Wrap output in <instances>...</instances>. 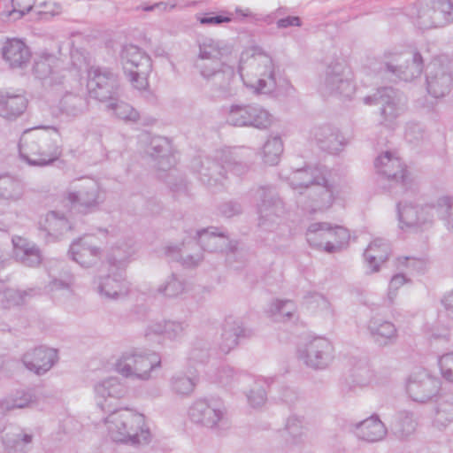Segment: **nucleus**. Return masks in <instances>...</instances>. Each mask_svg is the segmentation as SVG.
<instances>
[{
	"label": "nucleus",
	"mask_w": 453,
	"mask_h": 453,
	"mask_svg": "<svg viewBox=\"0 0 453 453\" xmlns=\"http://www.w3.org/2000/svg\"><path fill=\"white\" fill-rule=\"evenodd\" d=\"M231 51L232 48L227 43L206 38L199 43V53L196 66L201 72L203 65L210 68L217 62H226L224 58L231 54Z\"/></svg>",
	"instance_id": "obj_25"
},
{
	"label": "nucleus",
	"mask_w": 453,
	"mask_h": 453,
	"mask_svg": "<svg viewBox=\"0 0 453 453\" xmlns=\"http://www.w3.org/2000/svg\"><path fill=\"white\" fill-rule=\"evenodd\" d=\"M71 258L82 267H90L96 265L102 257V250L96 242L92 234H85L75 240L70 246Z\"/></svg>",
	"instance_id": "obj_23"
},
{
	"label": "nucleus",
	"mask_w": 453,
	"mask_h": 453,
	"mask_svg": "<svg viewBox=\"0 0 453 453\" xmlns=\"http://www.w3.org/2000/svg\"><path fill=\"white\" fill-rule=\"evenodd\" d=\"M389 253L388 242L383 238H376L369 244L364 257L372 272H377L380 265L388 258Z\"/></svg>",
	"instance_id": "obj_38"
},
{
	"label": "nucleus",
	"mask_w": 453,
	"mask_h": 453,
	"mask_svg": "<svg viewBox=\"0 0 453 453\" xmlns=\"http://www.w3.org/2000/svg\"><path fill=\"white\" fill-rule=\"evenodd\" d=\"M40 227L49 235L58 238L71 229V226L63 213L52 211L40 221Z\"/></svg>",
	"instance_id": "obj_42"
},
{
	"label": "nucleus",
	"mask_w": 453,
	"mask_h": 453,
	"mask_svg": "<svg viewBox=\"0 0 453 453\" xmlns=\"http://www.w3.org/2000/svg\"><path fill=\"white\" fill-rule=\"evenodd\" d=\"M34 439L31 430L11 427L4 434L2 443L6 453H27L33 447Z\"/></svg>",
	"instance_id": "obj_29"
},
{
	"label": "nucleus",
	"mask_w": 453,
	"mask_h": 453,
	"mask_svg": "<svg viewBox=\"0 0 453 453\" xmlns=\"http://www.w3.org/2000/svg\"><path fill=\"white\" fill-rule=\"evenodd\" d=\"M250 104H233L229 107L226 121L234 127H248Z\"/></svg>",
	"instance_id": "obj_55"
},
{
	"label": "nucleus",
	"mask_w": 453,
	"mask_h": 453,
	"mask_svg": "<svg viewBox=\"0 0 453 453\" xmlns=\"http://www.w3.org/2000/svg\"><path fill=\"white\" fill-rule=\"evenodd\" d=\"M233 19V14L226 10H221L219 12H209L197 17V20L202 25L211 27L220 26L223 23H230Z\"/></svg>",
	"instance_id": "obj_58"
},
{
	"label": "nucleus",
	"mask_w": 453,
	"mask_h": 453,
	"mask_svg": "<svg viewBox=\"0 0 453 453\" xmlns=\"http://www.w3.org/2000/svg\"><path fill=\"white\" fill-rule=\"evenodd\" d=\"M98 407L104 412L111 411V400H119L127 394V386L118 377H109L94 386Z\"/></svg>",
	"instance_id": "obj_24"
},
{
	"label": "nucleus",
	"mask_w": 453,
	"mask_h": 453,
	"mask_svg": "<svg viewBox=\"0 0 453 453\" xmlns=\"http://www.w3.org/2000/svg\"><path fill=\"white\" fill-rule=\"evenodd\" d=\"M147 153L153 158L158 159V168L166 170L173 165L171 143L168 139L161 136L153 137L147 149Z\"/></svg>",
	"instance_id": "obj_39"
},
{
	"label": "nucleus",
	"mask_w": 453,
	"mask_h": 453,
	"mask_svg": "<svg viewBox=\"0 0 453 453\" xmlns=\"http://www.w3.org/2000/svg\"><path fill=\"white\" fill-rule=\"evenodd\" d=\"M283 152V143L280 137L275 136L268 139L264 144L262 155L265 164L270 165H277Z\"/></svg>",
	"instance_id": "obj_50"
},
{
	"label": "nucleus",
	"mask_w": 453,
	"mask_h": 453,
	"mask_svg": "<svg viewBox=\"0 0 453 453\" xmlns=\"http://www.w3.org/2000/svg\"><path fill=\"white\" fill-rule=\"evenodd\" d=\"M424 69L421 54L415 50H388L383 54L380 72L389 77L411 81Z\"/></svg>",
	"instance_id": "obj_5"
},
{
	"label": "nucleus",
	"mask_w": 453,
	"mask_h": 453,
	"mask_svg": "<svg viewBox=\"0 0 453 453\" xmlns=\"http://www.w3.org/2000/svg\"><path fill=\"white\" fill-rule=\"evenodd\" d=\"M440 387L441 381L438 378L425 369H418L410 375L406 389L413 401L426 403L437 395Z\"/></svg>",
	"instance_id": "obj_19"
},
{
	"label": "nucleus",
	"mask_w": 453,
	"mask_h": 453,
	"mask_svg": "<svg viewBox=\"0 0 453 453\" xmlns=\"http://www.w3.org/2000/svg\"><path fill=\"white\" fill-rule=\"evenodd\" d=\"M251 335V330L245 328L242 321L228 319L223 326L222 333L218 342L219 351L223 355H226L236 348L240 340L250 338Z\"/></svg>",
	"instance_id": "obj_28"
},
{
	"label": "nucleus",
	"mask_w": 453,
	"mask_h": 453,
	"mask_svg": "<svg viewBox=\"0 0 453 453\" xmlns=\"http://www.w3.org/2000/svg\"><path fill=\"white\" fill-rule=\"evenodd\" d=\"M106 102L108 103L107 109L112 111L119 119L125 122L135 123L140 119V113L129 104L119 101L115 96H113L112 101L108 100Z\"/></svg>",
	"instance_id": "obj_45"
},
{
	"label": "nucleus",
	"mask_w": 453,
	"mask_h": 453,
	"mask_svg": "<svg viewBox=\"0 0 453 453\" xmlns=\"http://www.w3.org/2000/svg\"><path fill=\"white\" fill-rule=\"evenodd\" d=\"M411 16L420 29L443 27L453 21V0H418Z\"/></svg>",
	"instance_id": "obj_6"
},
{
	"label": "nucleus",
	"mask_w": 453,
	"mask_h": 453,
	"mask_svg": "<svg viewBox=\"0 0 453 453\" xmlns=\"http://www.w3.org/2000/svg\"><path fill=\"white\" fill-rule=\"evenodd\" d=\"M327 225L326 222H316L309 226L306 239L311 246L324 250L326 236L327 235Z\"/></svg>",
	"instance_id": "obj_51"
},
{
	"label": "nucleus",
	"mask_w": 453,
	"mask_h": 453,
	"mask_svg": "<svg viewBox=\"0 0 453 453\" xmlns=\"http://www.w3.org/2000/svg\"><path fill=\"white\" fill-rule=\"evenodd\" d=\"M200 75L209 82L211 96L226 99L236 95L237 77L234 67L226 62H217L211 67L202 66Z\"/></svg>",
	"instance_id": "obj_10"
},
{
	"label": "nucleus",
	"mask_w": 453,
	"mask_h": 453,
	"mask_svg": "<svg viewBox=\"0 0 453 453\" xmlns=\"http://www.w3.org/2000/svg\"><path fill=\"white\" fill-rule=\"evenodd\" d=\"M161 359L155 352H126L116 361L115 370L126 378L149 380L155 369L160 367Z\"/></svg>",
	"instance_id": "obj_8"
},
{
	"label": "nucleus",
	"mask_w": 453,
	"mask_h": 453,
	"mask_svg": "<svg viewBox=\"0 0 453 453\" xmlns=\"http://www.w3.org/2000/svg\"><path fill=\"white\" fill-rule=\"evenodd\" d=\"M57 360V350L45 346L27 350L22 357L24 365L38 375L47 372Z\"/></svg>",
	"instance_id": "obj_26"
},
{
	"label": "nucleus",
	"mask_w": 453,
	"mask_h": 453,
	"mask_svg": "<svg viewBox=\"0 0 453 453\" xmlns=\"http://www.w3.org/2000/svg\"><path fill=\"white\" fill-rule=\"evenodd\" d=\"M120 59L124 73L133 87L138 90L146 89L148 76L152 70V63L149 55L139 47L129 44L123 47Z\"/></svg>",
	"instance_id": "obj_9"
},
{
	"label": "nucleus",
	"mask_w": 453,
	"mask_h": 453,
	"mask_svg": "<svg viewBox=\"0 0 453 453\" xmlns=\"http://www.w3.org/2000/svg\"><path fill=\"white\" fill-rule=\"evenodd\" d=\"M247 399L250 405L254 408L262 406L266 400V392L264 382L256 381L247 394Z\"/></svg>",
	"instance_id": "obj_60"
},
{
	"label": "nucleus",
	"mask_w": 453,
	"mask_h": 453,
	"mask_svg": "<svg viewBox=\"0 0 453 453\" xmlns=\"http://www.w3.org/2000/svg\"><path fill=\"white\" fill-rule=\"evenodd\" d=\"M238 72L244 85L256 94L268 95L277 88L273 61L260 49L242 55Z\"/></svg>",
	"instance_id": "obj_2"
},
{
	"label": "nucleus",
	"mask_w": 453,
	"mask_h": 453,
	"mask_svg": "<svg viewBox=\"0 0 453 453\" xmlns=\"http://www.w3.org/2000/svg\"><path fill=\"white\" fill-rule=\"evenodd\" d=\"M296 311V306L290 300H276L272 303L268 312L275 321L290 319Z\"/></svg>",
	"instance_id": "obj_53"
},
{
	"label": "nucleus",
	"mask_w": 453,
	"mask_h": 453,
	"mask_svg": "<svg viewBox=\"0 0 453 453\" xmlns=\"http://www.w3.org/2000/svg\"><path fill=\"white\" fill-rule=\"evenodd\" d=\"M13 255L17 261L27 267H35L42 262L38 247L27 240L16 236L12 238Z\"/></svg>",
	"instance_id": "obj_35"
},
{
	"label": "nucleus",
	"mask_w": 453,
	"mask_h": 453,
	"mask_svg": "<svg viewBox=\"0 0 453 453\" xmlns=\"http://www.w3.org/2000/svg\"><path fill=\"white\" fill-rule=\"evenodd\" d=\"M321 89L330 95L350 97L355 91L352 74L343 60L334 59L320 78Z\"/></svg>",
	"instance_id": "obj_12"
},
{
	"label": "nucleus",
	"mask_w": 453,
	"mask_h": 453,
	"mask_svg": "<svg viewBox=\"0 0 453 453\" xmlns=\"http://www.w3.org/2000/svg\"><path fill=\"white\" fill-rule=\"evenodd\" d=\"M88 88L91 97L101 102L112 101L119 90L118 76L106 67H91Z\"/></svg>",
	"instance_id": "obj_16"
},
{
	"label": "nucleus",
	"mask_w": 453,
	"mask_h": 453,
	"mask_svg": "<svg viewBox=\"0 0 453 453\" xmlns=\"http://www.w3.org/2000/svg\"><path fill=\"white\" fill-rule=\"evenodd\" d=\"M186 327L183 322L167 320L165 335L170 340L179 339L184 334Z\"/></svg>",
	"instance_id": "obj_64"
},
{
	"label": "nucleus",
	"mask_w": 453,
	"mask_h": 453,
	"mask_svg": "<svg viewBox=\"0 0 453 453\" xmlns=\"http://www.w3.org/2000/svg\"><path fill=\"white\" fill-rule=\"evenodd\" d=\"M185 285L176 274H171L157 288V292L168 297H175L183 293Z\"/></svg>",
	"instance_id": "obj_57"
},
{
	"label": "nucleus",
	"mask_w": 453,
	"mask_h": 453,
	"mask_svg": "<svg viewBox=\"0 0 453 453\" xmlns=\"http://www.w3.org/2000/svg\"><path fill=\"white\" fill-rule=\"evenodd\" d=\"M366 328L372 341L379 346L391 345L397 341V328L388 319L378 316L372 317L367 322Z\"/></svg>",
	"instance_id": "obj_30"
},
{
	"label": "nucleus",
	"mask_w": 453,
	"mask_h": 453,
	"mask_svg": "<svg viewBox=\"0 0 453 453\" xmlns=\"http://www.w3.org/2000/svg\"><path fill=\"white\" fill-rule=\"evenodd\" d=\"M355 433L363 441L377 442L386 437L388 429L377 415H372L355 425Z\"/></svg>",
	"instance_id": "obj_33"
},
{
	"label": "nucleus",
	"mask_w": 453,
	"mask_h": 453,
	"mask_svg": "<svg viewBox=\"0 0 453 453\" xmlns=\"http://www.w3.org/2000/svg\"><path fill=\"white\" fill-rule=\"evenodd\" d=\"M257 201L258 226L264 231L275 230L285 212V204L273 186H260L253 193Z\"/></svg>",
	"instance_id": "obj_7"
},
{
	"label": "nucleus",
	"mask_w": 453,
	"mask_h": 453,
	"mask_svg": "<svg viewBox=\"0 0 453 453\" xmlns=\"http://www.w3.org/2000/svg\"><path fill=\"white\" fill-rule=\"evenodd\" d=\"M378 104L384 122L390 124L404 112L406 97L398 90L386 87L378 90Z\"/></svg>",
	"instance_id": "obj_22"
},
{
	"label": "nucleus",
	"mask_w": 453,
	"mask_h": 453,
	"mask_svg": "<svg viewBox=\"0 0 453 453\" xmlns=\"http://www.w3.org/2000/svg\"><path fill=\"white\" fill-rule=\"evenodd\" d=\"M398 218L401 228H413L431 226L436 212V202L417 205L400 202L397 204Z\"/></svg>",
	"instance_id": "obj_18"
},
{
	"label": "nucleus",
	"mask_w": 453,
	"mask_h": 453,
	"mask_svg": "<svg viewBox=\"0 0 453 453\" xmlns=\"http://www.w3.org/2000/svg\"><path fill=\"white\" fill-rule=\"evenodd\" d=\"M28 100L20 90L0 89V117L15 120L24 114Z\"/></svg>",
	"instance_id": "obj_27"
},
{
	"label": "nucleus",
	"mask_w": 453,
	"mask_h": 453,
	"mask_svg": "<svg viewBox=\"0 0 453 453\" xmlns=\"http://www.w3.org/2000/svg\"><path fill=\"white\" fill-rule=\"evenodd\" d=\"M2 56L12 68H22L29 62L28 47L19 39H8L2 47Z\"/></svg>",
	"instance_id": "obj_32"
},
{
	"label": "nucleus",
	"mask_w": 453,
	"mask_h": 453,
	"mask_svg": "<svg viewBox=\"0 0 453 453\" xmlns=\"http://www.w3.org/2000/svg\"><path fill=\"white\" fill-rule=\"evenodd\" d=\"M196 379L182 373L173 376L170 380L172 391L179 395H189L195 389Z\"/></svg>",
	"instance_id": "obj_52"
},
{
	"label": "nucleus",
	"mask_w": 453,
	"mask_h": 453,
	"mask_svg": "<svg viewBox=\"0 0 453 453\" xmlns=\"http://www.w3.org/2000/svg\"><path fill=\"white\" fill-rule=\"evenodd\" d=\"M349 238V231L341 226H332L327 225V235L326 236V245L324 250L327 253H334L341 250Z\"/></svg>",
	"instance_id": "obj_44"
},
{
	"label": "nucleus",
	"mask_w": 453,
	"mask_h": 453,
	"mask_svg": "<svg viewBox=\"0 0 453 453\" xmlns=\"http://www.w3.org/2000/svg\"><path fill=\"white\" fill-rule=\"evenodd\" d=\"M312 135L319 147L330 153L339 152L344 144V138L338 129L331 126L315 127Z\"/></svg>",
	"instance_id": "obj_36"
},
{
	"label": "nucleus",
	"mask_w": 453,
	"mask_h": 453,
	"mask_svg": "<svg viewBox=\"0 0 453 453\" xmlns=\"http://www.w3.org/2000/svg\"><path fill=\"white\" fill-rule=\"evenodd\" d=\"M328 170L324 166H306L296 169L286 177L293 189H303L307 192L316 182L325 180Z\"/></svg>",
	"instance_id": "obj_31"
},
{
	"label": "nucleus",
	"mask_w": 453,
	"mask_h": 453,
	"mask_svg": "<svg viewBox=\"0 0 453 453\" xmlns=\"http://www.w3.org/2000/svg\"><path fill=\"white\" fill-rule=\"evenodd\" d=\"M427 92L435 98L448 95L453 87V74L449 61L434 59L427 66Z\"/></svg>",
	"instance_id": "obj_17"
},
{
	"label": "nucleus",
	"mask_w": 453,
	"mask_h": 453,
	"mask_svg": "<svg viewBox=\"0 0 453 453\" xmlns=\"http://www.w3.org/2000/svg\"><path fill=\"white\" fill-rule=\"evenodd\" d=\"M453 422V395L441 396L437 401L434 426L438 429H443Z\"/></svg>",
	"instance_id": "obj_43"
},
{
	"label": "nucleus",
	"mask_w": 453,
	"mask_h": 453,
	"mask_svg": "<svg viewBox=\"0 0 453 453\" xmlns=\"http://www.w3.org/2000/svg\"><path fill=\"white\" fill-rule=\"evenodd\" d=\"M66 200L73 210L81 213L92 211L103 201L100 185L93 179H82L73 190L66 193Z\"/></svg>",
	"instance_id": "obj_15"
},
{
	"label": "nucleus",
	"mask_w": 453,
	"mask_h": 453,
	"mask_svg": "<svg viewBox=\"0 0 453 453\" xmlns=\"http://www.w3.org/2000/svg\"><path fill=\"white\" fill-rule=\"evenodd\" d=\"M374 166L378 173L388 180L401 182L406 190L411 188L412 180L409 178L404 164L392 152L386 151L378 156L374 161Z\"/></svg>",
	"instance_id": "obj_21"
},
{
	"label": "nucleus",
	"mask_w": 453,
	"mask_h": 453,
	"mask_svg": "<svg viewBox=\"0 0 453 453\" xmlns=\"http://www.w3.org/2000/svg\"><path fill=\"white\" fill-rule=\"evenodd\" d=\"M441 376L453 383V352L442 355L439 359Z\"/></svg>",
	"instance_id": "obj_63"
},
{
	"label": "nucleus",
	"mask_w": 453,
	"mask_h": 453,
	"mask_svg": "<svg viewBox=\"0 0 453 453\" xmlns=\"http://www.w3.org/2000/svg\"><path fill=\"white\" fill-rule=\"evenodd\" d=\"M20 158L30 166L44 167L53 164L61 150L50 135L41 128L26 130L19 143Z\"/></svg>",
	"instance_id": "obj_3"
},
{
	"label": "nucleus",
	"mask_w": 453,
	"mask_h": 453,
	"mask_svg": "<svg viewBox=\"0 0 453 453\" xmlns=\"http://www.w3.org/2000/svg\"><path fill=\"white\" fill-rule=\"evenodd\" d=\"M31 290H19L14 288H5L0 292V302L4 308H11L25 303L27 296H30Z\"/></svg>",
	"instance_id": "obj_56"
},
{
	"label": "nucleus",
	"mask_w": 453,
	"mask_h": 453,
	"mask_svg": "<svg viewBox=\"0 0 453 453\" xmlns=\"http://www.w3.org/2000/svg\"><path fill=\"white\" fill-rule=\"evenodd\" d=\"M249 119L248 127L261 130L270 127L273 122V115L258 104H250Z\"/></svg>",
	"instance_id": "obj_48"
},
{
	"label": "nucleus",
	"mask_w": 453,
	"mask_h": 453,
	"mask_svg": "<svg viewBox=\"0 0 453 453\" xmlns=\"http://www.w3.org/2000/svg\"><path fill=\"white\" fill-rule=\"evenodd\" d=\"M298 358L311 369H326L334 358V346L326 338H313L298 349Z\"/></svg>",
	"instance_id": "obj_14"
},
{
	"label": "nucleus",
	"mask_w": 453,
	"mask_h": 453,
	"mask_svg": "<svg viewBox=\"0 0 453 453\" xmlns=\"http://www.w3.org/2000/svg\"><path fill=\"white\" fill-rule=\"evenodd\" d=\"M197 242H193L192 246L199 244L203 250L209 252L224 251L230 242L228 238L216 227L203 228L196 232Z\"/></svg>",
	"instance_id": "obj_34"
},
{
	"label": "nucleus",
	"mask_w": 453,
	"mask_h": 453,
	"mask_svg": "<svg viewBox=\"0 0 453 453\" xmlns=\"http://www.w3.org/2000/svg\"><path fill=\"white\" fill-rule=\"evenodd\" d=\"M107 412L104 422L112 441L133 446L150 442L151 434L142 414L129 408Z\"/></svg>",
	"instance_id": "obj_1"
},
{
	"label": "nucleus",
	"mask_w": 453,
	"mask_h": 453,
	"mask_svg": "<svg viewBox=\"0 0 453 453\" xmlns=\"http://www.w3.org/2000/svg\"><path fill=\"white\" fill-rule=\"evenodd\" d=\"M417 421L411 411H401L395 416L393 429L400 437L411 435L416 429Z\"/></svg>",
	"instance_id": "obj_46"
},
{
	"label": "nucleus",
	"mask_w": 453,
	"mask_h": 453,
	"mask_svg": "<svg viewBox=\"0 0 453 453\" xmlns=\"http://www.w3.org/2000/svg\"><path fill=\"white\" fill-rule=\"evenodd\" d=\"M202 182L208 186L223 184L226 179V169L234 174L242 176L250 170V165L242 160L237 150H223L217 152L215 157H206L194 165L197 168Z\"/></svg>",
	"instance_id": "obj_4"
},
{
	"label": "nucleus",
	"mask_w": 453,
	"mask_h": 453,
	"mask_svg": "<svg viewBox=\"0 0 453 453\" xmlns=\"http://www.w3.org/2000/svg\"><path fill=\"white\" fill-rule=\"evenodd\" d=\"M37 401L34 389L17 390L0 401V414H5L15 409L31 408L37 403Z\"/></svg>",
	"instance_id": "obj_37"
},
{
	"label": "nucleus",
	"mask_w": 453,
	"mask_h": 453,
	"mask_svg": "<svg viewBox=\"0 0 453 453\" xmlns=\"http://www.w3.org/2000/svg\"><path fill=\"white\" fill-rule=\"evenodd\" d=\"M166 254L173 260L179 261L186 267L196 266L203 260V254L199 251L190 254L188 249L178 247H168Z\"/></svg>",
	"instance_id": "obj_49"
},
{
	"label": "nucleus",
	"mask_w": 453,
	"mask_h": 453,
	"mask_svg": "<svg viewBox=\"0 0 453 453\" xmlns=\"http://www.w3.org/2000/svg\"><path fill=\"white\" fill-rule=\"evenodd\" d=\"M134 250L131 243L118 244L112 248L111 253L108 257L110 268L123 270L127 262L134 254Z\"/></svg>",
	"instance_id": "obj_47"
},
{
	"label": "nucleus",
	"mask_w": 453,
	"mask_h": 453,
	"mask_svg": "<svg viewBox=\"0 0 453 453\" xmlns=\"http://www.w3.org/2000/svg\"><path fill=\"white\" fill-rule=\"evenodd\" d=\"M437 216L441 218L446 228L453 234V198L441 196L436 200Z\"/></svg>",
	"instance_id": "obj_54"
},
{
	"label": "nucleus",
	"mask_w": 453,
	"mask_h": 453,
	"mask_svg": "<svg viewBox=\"0 0 453 453\" xmlns=\"http://www.w3.org/2000/svg\"><path fill=\"white\" fill-rule=\"evenodd\" d=\"M241 375L233 367L222 366L216 372V380L225 387L232 386Z\"/></svg>",
	"instance_id": "obj_62"
},
{
	"label": "nucleus",
	"mask_w": 453,
	"mask_h": 453,
	"mask_svg": "<svg viewBox=\"0 0 453 453\" xmlns=\"http://www.w3.org/2000/svg\"><path fill=\"white\" fill-rule=\"evenodd\" d=\"M58 110L62 116L75 119L88 110L86 98L73 93L65 94L58 103Z\"/></svg>",
	"instance_id": "obj_41"
},
{
	"label": "nucleus",
	"mask_w": 453,
	"mask_h": 453,
	"mask_svg": "<svg viewBox=\"0 0 453 453\" xmlns=\"http://www.w3.org/2000/svg\"><path fill=\"white\" fill-rule=\"evenodd\" d=\"M100 296L108 299H119L128 295L130 283L127 280L123 270L110 268L109 273L99 276L94 280Z\"/></svg>",
	"instance_id": "obj_20"
},
{
	"label": "nucleus",
	"mask_w": 453,
	"mask_h": 453,
	"mask_svg": "<svg viewBox=\"0 0 453 453\" xmlns=\"http://www.w3.org/2000/svg\"><path fill=\"white\" fill-rule=\"evenodd\" d=\"M188 416L192 422L216 432L229 427L226 409L214 400L197 399L189 407Z\"/></svg>",
	"instance_id": "obj_11"
},
{
	"label": "nucleus",
	"mask_w": 453,
	"mask_h": 453,
	"mask_svg": "<svg viewBox=\"0 0 453 453\" xmlns=\"http://www.w3.org/2000/svg\"><path fill=\"white\" fill-rule=\"evenodd\" d=\"M34 4V0H12V10L4 12L3 15L13 20L19 19L32 10Z\"/></svg>",
	"instance_id": "obj_61"
},
{
	"label": "nucleus",
	"mask_w": 453,
	"mask_h": 453,
	"mask_svg": "<svg viewBox=\"0 0 453 453\" xmlns=\"http://www.w3.org/2000/svg\"><path fill=\"white\" fill-rule=\"evenodd\" d=\"M347 186L339 179L331 176L330 172L325 174V180L316 182L306 192L311 201L310 207L313 211L329 209L335 199L345 193Z\"/></svg>",
	"instance_id": "obj_13"
},
{
	"label": "nucleus",
	"mask_w": 453,
	"mask_h": 453,
	"mask_svg": "<svg viewBox=\"0 0 453 453\" xmlns=\"http://www.w3.org/2000/svg\"><path fill=\"white\" fill-rule=\"evenodd\" d=\"M25 194L23 182L10 174L0 175V199L9 203H17Z\"/></svg>",
	"instance_id": "obj_40"
},
{
	"label": "nucleus",
	"mask_w": 453,
	"mask_h": 453,
	"mask_svg": "<svg viewBox=\"0 0 453 453\" xmlns=\"http://www.w3.org/2000/svg\"><path fill=\"white\" fill-rule=\"evenodd\" d=\"M56 62L57 59L54 56H42L35 60L33 71L38 78L45 79L52 73Z\"/></svg>",
	"instance_id": "obj_59"
}]
</instances>
